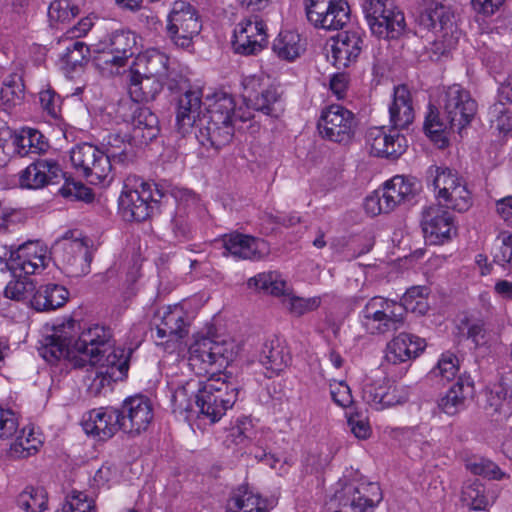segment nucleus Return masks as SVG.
<instances>
[{"label":"nucleus","instance_id":"nucleus-1","mask_svg":"<svg viewBox=\"0 0 512 512\" xmlns=\"http://www.w3.org/2000/svg\"><path fill=\"white\" fill-rule=\"evenodd\" d=\"M205 113H201L202 95L199 90H187L179 96L175 127L182 136L198 129L196 138L205 147L216 150L233 138L236 123L250 118L236 111L234 98L224 92L207 98Z\"/></svg>","mask_w":512,"mask_h":512},{"label":"nucleus","instance_id":"nucleus-2","mask_svg":"<svg viewBox=\"0 0 512 512\" xmlns=\"http://www.w3.org/2000/svg\"><path fill=\"white\" fill-rule=\"evenodd\" d=\"M111 342L112 333L108 327L93 325L84 329L74 341L62 335L48 336L39 352L49 363L66 358L75 367L96 366L116 373L122 379L128 372L131 351L114 348Z\"/></svg>","mask_w":512,"mask_h":512},{"label":"nucleus","instance_id":"nucleus-3","mask_svg":"<svg viewBox=\"0 0 512 512\" xmlns=\"http://www.w3.org/2000/svg\"><path fill=\"white\" fill-rule=\"evenodd\" d=\"M333 490L328 503L330 512H374L383 499L380 485L353 468L344 472Z\"/></svg>","mask_w":512,"mask_h":512},{"label":"nucleus","instance_id":"nucleus-4","mask_svg":"<svg viewBox=\"0 0 512 512\" xmlns=\"http://www.w3.org/2000/svg\"><path fill=\"white\" fill-rule=\"evenodd\" d=\"M237 385L226 378L211 376L199 382L195 402L200 414L210 423L219 421L238 399Z\"/></svg>","mask_w":512,"mask_h":512},{"label":"nucleus","instance_id":"nucleus-5","mask_svg":"<svg viewBox=\"0 0 512 512\" xmlns=\"http://www.w3.org/2000/svg\"><path fill=\"white\" fill-rule=\"evenodd\" d=\"M238 345L232 339L202 337L189 348L188 363L197 375L225 368L238 354Z\"/></svg>","mask_w":512,"mask_h":512},{"label":"nucleus","instance_id":"nucleus-6","mask_svg":"<svg viewBox=\"0 0 512 512\" xmlns=\"http://www.w3.org/2000/svg\"><path fill=\"white\" fill-rule=\"evenodd\" d=\"M165 193L154 183H125L119 197V211L126 221H144L158 208Z\"/></svg>","mask_w":512,"mask_h":512},{"label":"nucleus","instance_id":"nucleus-7","mask_svg":"<svg viewBox=\"0 0 512 512\" xmlns=\"http://www.w3.org/2000/svg\"><path fill=\"white\" fill-rule=\"evenodd\" d=\"M362 327L370 335H385L401 329L405 323L403 307L398 302L374 296L360 311Z\"/></svg>","mask_w":512,"mask_h":512},{"label":"nucleus","instance_id":"nucleus-8","mask_svg":"<svg viewBox=\"0 0 512 512\" xmlns=\"http://www.w3.org/2000/svg\"><path fill=\"white\" fill-rule=\"evenodd\" d=\"M136 38L130 31L118 30L95 45L94 58L97 68L108 74H116L133 56Z\"/></svg>","mask_w":512,"mask_h":512},{"label":"nucleus","instance_id":"nucleus-9","mask_svg":"<svg viewBox=\"0 0 512 512\" xmlns=\"http://www.w3.org/2000/svg\"><path fill=\"white\" fill-rule=\"evenodd\" d=\"M418 190L414 179L397 175L387 181L381 190L365 199L364 208L372 216L389 213L402 203L410 202Z\"/></svg>","mask_w":512,"mask_h":512},{"label":"nucleus","instance_id":"nucleus-10","mask_svg":"<svg viewBox=\"0 0 512 512\" xmlns=\"http://www.w3.org/2000/svg\"><path fill=\"white\" fill-rule=\"evenodd\" d=\"M439 107L450 119L452 131L460 133L471 123L478 106L468 90L459 84H453L445 88L439 96Z\"/></svg>","mask_w":512,"mask_h":512},{"label":"nucleus","instance_id":"nucleus-11","mask_svg":"<svg viewBox=\"0 0 512 512\" xmlns=\"http://www.w3.org/2000/svg\"><path fill=\"white\" fill-rule=\"evenodd\" d=\"M202 25L196 9L186 1H176L168 17L167 33L175 45L181 48L190 46Z\"/></svg>","mask_w":512,"mask_h":512},{"label":"nucleus","instance_id":"nucleus-12","mask_svg":"<svg viewBox=\"0 0 512 512\" xmlns=\"http://www.w3.org/2000/svg\"><path fill=\"white\" fill-rule=\"evenodd\" d=\"M73 235V232L65 233L54 249L60 253L65 273L71 277H81L89 273L93 256L87 241Z\"/></svg>","mask_w":512,"mask_h":512},{"label":"nucleus","instance_id":"nucleus-13","mask_svg":"<svg viewBox=\"0 0 512 512\" xmlns=\"http://www.w3.org/2000/svg\"><path fill=\"white\" fill-rule=\"evenodd\" d=\"M70 160L73 167L94 184L105 180L112 169L104 152L89 143L73 147L70 151Z\"/></svg>","mask_w":512,"mask_h":512},{"label":"nucleus","instance_id":"nucleus-14","mask_svg":"<svg viewBox=\"0 0 512 512\" xmlns=\"http://www.w3.org/2000/svg\"><path fill=\"white\" fill-rule=\"evenodd\" d=\"M355 128L354 114L338 104L323 110L318 122L322 137L336 143H348L354 136Z\"/></svg>","mask_w":512,"mask_h":512},{"label":"nucleus","instance_id":"nucleus-15","mask_svg":"<svg viewBox=\"0 0 512 512\" xmlns=\"http://www.w3.org/2000/svg\"><path fill=\"white\" fill-rule=\"evenodd\" d=\"M267 39L265 23L258 16H250L235 26L231 45L237 54L256 55L266 47Z\"/></svg>","mask_w":512,"mask_h":512},{"label":"nucleus","instance_id":"nucleus-16","mask_svg":"<svg viewBox=\"0 0 512 512\" xmlns=\"http://www.w3.org/2000/svg\"><path fill=\"white\" fill-rule=\"evenodd\" d=\"M424 236L430 244H443L456 232L452 215L441 205H431L422 212Z\"/></svg>","mask_w":512,"mask_h":512},{"label":"nucleus","instance_id":"nucleus-17","mask_svg":"<svg viewBox=\"0 0 512 512\" xmlns=\"http://www.w3.org/2000/svg\"><path fill=\"white\" fill-rule=\"evenodd\" d=\"M120 428L128 434H139L153 419L150 400L142 395L126 399L120 411Z\"/></svg>","mask_w":512,"mask_h":512},{"label":"nucleus","instance_id":"nucleus-18","mask_svg":"<svg viewBox=\"0 0 512 512\" xmlns=\"http://www.w3.org/2000/svg\"><path fill=\"white\" fill-rule=\"evenodd\" d=\"M45 250L38 241H27L17 248L10 246L6 265L13 273L32 275L45 267Z\"/></svg>","mask_w":512,"mask_h":512},{"label":"nucleus","instance_id":"nucleus-19","mask_svg":"<svg viewBox=\"0 0 512 512\" xmlns=\"http://www.w3.org/2000/svg\"><path fill=\"white\" fill-rule=\"evenodd\" d=\"M62 177V169L56 160L38 158L19 173V185L27 189H40L58 183Z\"/></svg>","mask_w":512,"mask_h":512},{"label":"nucleus","instance_id":"nucleus-20","mask_svg":"<svg viewBox=\"0 0 512 512\" xmlns=\"http://www.w3.org/2000/svg\"><path fill=\"white\" fill-rule=\"evenodd\" d=\"M366 143L378 157L398 158L407 147L406 138L397 131L387 132L385 127H371L366 132Z\"/></svg>","mask_w":512,"mask_h":512},{"label":"nucleus","instance_id":"nucleus-21","mask_svg":"<svg viewBox=\"0 0 512 512\" xmlns=\"http://www.w3.org/2000/svg\"><path fill=\"white\" fill-rule=\"evenodd\" d=\"M222 242L225 250L237 259H260L269 253V245L265 240L245 234H227Z\"/></svg>","mask_w":512,"mask_h":512},{"label":"nucleus","instance_id":"nucleus-22","mask_svg":"<svg viewBox=\"0 0 512 512\" xmlns=\"http://www.w3.org/2000/svg\"><path fill=\"white\" fill-rule=\"evenodd\" d=\"M85 433L99 442H104L120 428L118 410L97 409L88 413L83 421Z\"/></svg>","mask_w":512,"mask_h":512},{"label":"nucleus","instance_id":"nucleus-23","mask_svg":"<svg viewBox=\"0 0 512 512\" xmlns=\"http://www.w3.org/2000/svg\"><path fill=\"white\" fill-rule=\"evenodd\" d=\"M363 38L357 31H347L338 35L328 57L337 69H345L355 63L363 48Z\"/></svg>","mask_w":512,"mask_h":512},{"label":"nucleus","instance_id":"nucleus-24","mask_svg":"<svg viewBox=\"0 0 512 512\" xmlns=\"http://www.w3.org/2000/svg\"><path fill=\"white\" fill-rule=\"evenodd\" d=\"M426 346L425 340L408 333H400L386 347L385 359L397 365L416 358Z\"/></svg>","mask_w":512,"mask_h":512},{"label":"nucleus","instance_id":"nucleus-25","mask_svg":"<svg viewBox=\"0 0 512 512\" xmlns=\"http://www.w3.org/2000/svg\"><path fill=\"white\" fill-rule=\"evenodd\" d=\"M156 334L160 339L178 340L187 333L185 312L179 306L159 310L155 316Z\"/></svg>","mask_w":512,"mask_h":512},{"label":"nucleus","instance_id":"nucleus-26","mask_svg":"<svg viewBox=\"0 0 512 512\" xmlns=\"http://www.w3.org/2000/svg\"><path fill=\"white\" fill-rule=\"evenodd\" d=\"M415 21L420 28L428 31L435 30L437 27H439L438 30L455 28L453 14L449 8L435 1H427L422 4L418 9Z\"/></svg>","mask_w":512,"mask_h":512},{"label":"nucleus","instance_id":"nucleus-27","mask_svg":"<svg viewBox=\"0 0 512 512\" xmlns=\"http://www.w3.org/2000/svg\"><path fill=\"white\" fill-rule=\"evenodd\" d=\"M291 360L290 353L279 338L266 340L259 354V361L267 370V377L272 378L283 371Z\"/></svg>","mask_w":512,"mask_h":512},{"label":"nucleus","instance_id":"nucleus-28","mask_svg":"<svg viewBox=\"0 0 512 512\" xmlns=\"http://www.w3.org/2000/svg\"><path fill=\"white\" fill-rule=\"evenodd\" d=\"M390 123L395 129L408 127L414 120L411 94L407 86L394 88L393 101L389 107Z\"/></svg>","mask_w":512,"mask_h":512},{"label":"nucleus","instance_id":"nucleus-29","mask_svg":"<svg viewBox=\"0 0 512 512\" xmlns=\"http://www.w3.org/2000/svg\"><path fill=\"white\" fill-rule=\"evenodd\" d=\"M164 81L147 75L139 69L130 71L129 95L138 102H149L156 99L162 91Z\"/></svg>","mask_w":512,"mask_h":512},{"label":"nucleus","instance_id":"nucleus-30","mask_svg":"<svg viewBox=\"0 0 512 512\" xmlns=\"http://www.w3.org/2000/svg\"><path fill=\"white\" fill-rule=\"evenodd\" d=\"M474 394V385L468 376H460L439 402L441 410L448 415H455L465 406V401Z\"/></svg>","mask_w":512,"mask_h":512},{"label":"nucleus","instance_id":"nucleus-31","mask_svg":"<svg viewBox=\"0 0 512 512\" xmlns=\"http://www.w3.org/2000/svg\"><path fill=\"white\" fill-rule=\"evenodd\" d=\"M427 178L437 191L439 202L455 191L458 186L466 183L457 171L445 166H430L427 170Z\"/></svg>","mask_w":512,"mask_h":512},{"label":"nucleus","instance_id":"nucleus-32","mask_svg":"<svg viewBox=\"0 0 512 512\" xmlns=\"http://www.w3.org/2000/svg\"><path fill=\"white\" fill-rule=\"evenodd\" d=\"M427 178L437 191L439 202L455 191L458 186L466 183L457 171L445 166H430L427 170Z\"/></svg>","mask_w":512,"mask_h":512},{"label":"nucleus","instance_id":"nucleus-33","mask_svg":"<svg viewBox=\"0 0 512 512\" xmlns=\"http://www.w3.org/2000/svg\"><path fill=\"white\" fill-rule=\"evenodd\" d=\"M69 292L62 286L49 283L40 286L31 299V304L37 311L54 310L63 306L68 300Z\"/></svg>","mask_w":512,"mask_h":512},{"label":"nucleus","instance_id":"nucleus-34","mask_svg":"<svg viewBox=\"0 0 512 512\" xmlns=\"http://www.w3.org/2000/svg\"><path fill=\"white\" fill-rule=\"evenodd\" d=\"M363 399L374 409L382 410L398 403L395 389L384 381L367 382L362 389Z\"/></svg>","mask_w":512,"mask_h":512},{"label":"nucleus","instance_id":"nucleus-35","mask_svg":"<svg viewBox=\"0 0 512 512\" xmlns=\"http://www.w3.org/2000/svg\"><path fill=\"white\" fill-rule=\"evenodd\" d=\"M132 137L141 144H148L159 134L158 118L147 107H142L131 123Z\"/></svg>","mask_w":512,"mask_h":512},{"label":"nucleus","instance_id":"nucleus-36","mask_svg":"<svg viewBox=\"0 0 512 512\" xmlns=\"http://www.w3.org/2000/svg\"><path fill=\"white\" fill-rule=\"evenodd\" d=\"M227 505L233 511L241 512H267L266 501L254 493L248 486H240L233 491Z\"/></svg>","mask_w":512,"mask_h":512},{"label":"nucleus","instance_id":"nucleus-37","mask_svg":"<svg viewBox=\"0 0 512 512\" xmlns=\"http://www.w3.org/2000/svg\"><path fill=\"white\" fill-rule=\"evenodd\" d=\"M272 49L281 59L293 61L303 51L301 37L294 31H281L273 42Z\"/></svg>","mask_w":512,"mask_h":512},{"label":"nucleus","instance_id":"nucleus-38","mask_svg":"<svg viewBox=\"0 0 512 512\" xmlns=\"http://www.w3.org/2000/svg\"><path fill=\"white\" fill-rule=\"evenodd\" d=\"M398 10L393 0H364L363 11L373 34H381L385 29L380 24L383 15Z\"/></svg>","mask_w":512,"mask_h":512},{"label":"nucleus","instance_id":"nucleus-39","mask_svg":"<svg viewBox=\"0 0 512 512\" xmlns=\"http://www.w3.org/2000/svg\"><path fill=\"white\" fill-rule=\"evenodd\" d=\"M84 0H55L48 9V18L51 26L70 22L80 13Z\"/></svg>","mask_w":512,"mask_h":512},{"label":"nucleus","instance_id":"nucleus-40","mask_svg":"<svg viewBox=\"0 0 512 512\" xmlns=\"http://www.w3.org/2000/svg\"><path fill=\"white\" fill-rule=\"evenodd\" d=\"M141 72L165 82L168 78L169 58L159 50L153 49L138 59Z\"/></svg>","mask_w":512,"mask_h":512},{"label":"nucleus","instance_id":"nucleus-41","mask_svg":"<svg viewBox=\"0 0 512 512\" xmlns=\"http://www.w3.org/2000/svg\"><path fill=\"white\" fill-rule=\"evenodd\" d=\"M461 501L473 510H485L494 502V497L487 493L482 483L473 481L463 486Z\"/></svg>","mask_w":512,"mask_h":512},{"label":"nucleus","instance_id":"nucleus-42","mask_svg":"<svg viewBox=\"0 0 512 512\" xmlns=\"http://www.w3.org/2000/svg\"><path fill=\"white\" fill-rule=\"evenodd\" d=\"M424 130L431 140L444 144L447 130H452V123L446 115L442 117L436 107L429 106V112L424 122Z\"/></svg>","mask_w":512,"mask_h":512},{"label":"nucleus","instance_id":"nucleus-43","mask_svg":"<svg viewBox=\"0 0 512 512\" xmlns=\"http://www.w3.org/2000/svg\"><path fill=\"white\" fill-rule=\"evenodd\" d=\"M457 37L454 36V28L447 30H436L434 40L429 42L426 53L432 61H438L441 57L447 56L455 47Z\"/></svg>","mask_w":512,"mask_h":512},{"label":"nucleus","instance_id":"nucleus-44","mask_svg":"<svg viewBox=\"0 0 512 512\" xmlns=\"http://www.w3.org/2000/svg\"><path fill=\"white\" fill-rule=\"evenodd\" d=\"M350 21V7L346 0H334L320 28L325 30L343 29Z\"/></svg>","mask_w":512,"mask_h":512},{"label":"nucleus","instance_id":"nucleus-45","mask_svg":"<svg viewBox=\"0 0 512 512\" xmlns=\"http://www.w3.org/2000/svg\"><path fill=\"white\" fill-rule=\"evenodd\" d=\"M255 431L252 421L243 417L237 420L236 424L232 426L226 436L227 446H244L252 445V440L255 437Z\"/></svg>","mask_w":512,"mask_h":512},{"label":"nucleus","instance_id":"nucleus-46","mask_svg":"<svg viewBox=\"0 0 512 512\" xmlns=\"http://www.w3.org/2000/svg\"><path fill=\"white\" fill-rule=\"evenodd\" d=\"M55 512H97L95 500L84 491L73 490Z\"/></svg>","mask_w":512,"mask_h":512},{"label":"nucleus","instance_id":"nucleus-47","mask_svg":"<svg viewBox=\"0 0 512 512\" xmlns=\"http://www.w3.org/2000/svg\"><path fill=\"white\" fill-rule=\"evenodd\" d=\"M17 505L26 512L47 509V495L42 488L27 487L17 497Z\"/></svg>","mask_w":512,"mask_h":512},{"label":"nucleus","instance_id":"nucleus-48","mask_svg":"<svg viewBox=\"0 0 512 512\" xmlns=\"http://www.w3.org/2000/svg\"><path fill=\"white\" fill-rule=\"evenodd\" d=\"M285 281L274 271L262 272L248 280V286L256 290H263L272 295H281L284 292Z\"/></svg>","mask_w":512,"mask_h":512},{"label":"nucleus","instance_id":"nucleus-49","mask_svg":"<svg viewBox=\"0 0 512 512\" xmlns=\"http://www.w3.org/2000/svg\"><path fill=\"white\" fill-rule=\"evenodd\" d=\"M24 97V85L21 81L20 76L17 74L10 75L7 80L4 81L0 91V100L2 104L10 109L19 105Z\"/></svg>","mask_w":512,"mask_h":512},{"label":"nucleus","instance_id":"nucleus-50","mask_svg":"<svg viewBox=\"0 0 512 512\" xmlns=\"http://www.w3.org/2000/svg\"><path fill=\"white\" fill-rule=\"evenodd\" d=\"M427 289L422 286L411 287L403 295L400 306L403 307V313L410 311L423 315L428 310V303L426 299Z\"/></svg>","mask_w":512,"mask_h":512},{"label":"nucleus","instance_id":"nucleus-51","mask_svg":"<svg viewBox=\"0 0 512 512\" xmlns=\"http://www.w3.org/2000/svg\"><path fill=\"white\" fill-rule=\"evenodd\" d=\"M42 134L37 130H29L26 134L17 136L13 145L18 147V153L21 156L29 153L38 154L46 149L48 144L41 141Z\"/></svg>","mask_w":512,"mask_h":512},{"label":"nucleus","instance_id":"nucleus-52","mask_svg":"<svg viewBox=\"0 0 512 512\" xmlns=\"http://www.w3.org/2000/svg\"><path fill=\"white\" fill-rule=\"evenodd\" d=\"M438 205L445 206L458 212H466L472 206V194L467 187V183L450 193Z\"/></svg>","mask_w":512,"mask_h":512},{"label":"nucleus","instance_id":"nucleus-53","mask_svg":"<svg viewBox=\"0 0 512 512\" xmlns=\"http://www.w3.org/2000/svg\"><path fill=\"white\" fill-rule=\"evenodd\" d=\"M279 94L275 88H267L253 98L248 96L249 105L256 111H260L265 115H276L275 104L278 102Z\"/></svg>","mask_w":512,"mask_h":512},{"label":"nucleus","instance_id":"nucleus-54","mask_svg":"<svg viewBox=\"0 0 512 512\" xmlns=\"http://www.w3.org/2000/svg\"><path fill=\"white\" fill-rule=\"evenodd\" d=\"M379 22L385 29L383 33L375 34L379 38H397L405 28V17L399 9L383 15Z\"/></svg>","mask_w":512,"mask_h":512},{"label":"nucleus","instance_id":"nucleus-55","mask_svg":"<svg viewBox=\"0 0 512 512\" xmlns=\"http://www.w3.org/2000/svg\"><path fill=\"white\" fill-rule=\"evenodd\" d=\"M465 467L474 475L500 480L505 474L492 461L484 458L467 459Z\"/></svg>","mask_w":512,"mask_h":512},{"label":"nucleus","instance_id":"nucleus-56","mask_svg":"<svg viewBox=\"0 0 512 512\" xmlns=\"http://www.w3.org/2000/svg\"><path fill=\"white\" fill-rule=\"evenodd\" d=\"M105 146L106 150L103 152L111 164L112 162L124 163L127 160L130 144L121 136L116 134L109 135Z\"/></svg>","mask_w":512,"mask_h":512},{"label":"nucleus","instance_id":"nucleus-57","mask_svg":"<svg viewBox=\"0 0 512 512\" xmlns=\"http://www.w3.org/2000/svg\"><path fill=\"white\" fill-rule=\"evenodd\" d=\"M88 53L89 48L83 42L75 40L66 46L61 59L67 68L74 70L78 66H82Z\"/></svg>","mask_w":512,"mask_h":512},{"label":"nucleus","instance_id":"nucleus-58","mask_svg":"<svg viewBox=\"0 0 512 512\" xmlns=\"http://www.w3.org/2000/svg\"><path fill=\"white\" fill-rule=\"evenodd\" d=\"M496 241L497 246L493 251L494 262L501 266L508 265L512 272V234L501 232Z\"/></svg>","mask_w":512,"mask_h":512},{"label":"nucleus","instance_id":"nucleus-59","mask_svg":"<svg viewBox=\"0 0 512 512\" xmlns=\"http://www.w3.org/2000/svg\"><path fill=\"white\" fill-rule=\"evenodd\" d=\"M93 367L94 368L91 371L93 378L88 386V391L93 396L100 395L106 387L111 385L112 382L120 380L118 378L119 375H116V373L110 372L109 370H103L96 366Z\"/></svg>","mask_w":512,"mask_h":512},{"label":"nucleus","instance_id":"nucleus-60","mask_svg":"<svg viewBox=\"0 0 512 512\" xmlns=\"http://www.w3.org/2000/svg\"><path fill=\"white\" fill-rule=\"evenodd\" d=\"M334 0H304L305 11L308 21L316 28H320L324 15L331 7Z\"/></svg>","mask_w":512,"mask_h":512},{"label":"nucleus","instance_id":"nucleus-61","mask_svg":"<svg viewBox=\"0 0 512 512\" xmlns=\"http://www.w3.org/2000/svg\"><path fill=\"white\" fill-rule=\"evenodd\" d=\"M195 392L193 381L187 382L185 385L178 387L172 394L171 402L174 411H189L192 408V395Z\"/></svg>","mask_w":512,"mask_h":512},{"label":"nucleus","instance_id":"nucleus-62","mask_svg":"<svg viewBox=\"0 0 512 512\" xmlns=\"http://www.w3.org/2000/svg\"><path fill=\"white\" fill-rule=\"evenodd\" d=\"M459 371V359L452 353H444L439 359L437 366L432 369L431 374L449 381Z\"/></svg>","mask_w":512,"mask_h":512},{"label":"nucleus","instance_id":"nucleus-63","mask_svg":"<svg viewBox=\"0 0 512 512\" xmlns=\"http://www.w3.org/2000/svg\"><path fill=\"white\" fill-rule=\"evenodd\" d=\"M59 194L71 200H82L90 202L93 200V193L90 188L82 183L66 180L59 189Z\"/></svg>","mask_w":512,"mask_h":512},{"label":"nucleus","instance_id":"nucleus-64","mask_svg":"<svg viewBox=\"0 0 512 512\" xmlns=\"http://www.w3.org/2000/svg\"><path fill=\"white\" fill-rule=\"evenodd\" d=\"M491 122L494 123L497 130L507 133L512 130L511 113L502 105L495 103L489 108Z\"/></svg>","mask_w":512,"mask_h":512}]
</instances>
